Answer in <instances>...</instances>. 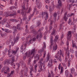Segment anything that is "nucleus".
Segmentation results:
<instances>
[{
  "label": "nucleus",
  "mask_w": 77,
  "mask_h": 77,
  "mask_svg": "<svg viewBox=\"0 0 77 77\" xmlns=\"http://www.w3.org/2000/svg\"><path fill=\"white\" fill-rule=\"evenodd\" d=\"M22 10L21 11V14L23 16V20H26V13H30V11H31V9L30 8H29L28 11H25L23 12V10L25 9V6L23 5L22 6Z\"/></svg>",
  "instance_id": "1"
},
{
  "label": "nucleus",
  "mask_w": 77,
  "mask_h": 77,
  "mask_svg": "<svg viewBox=\"0 0 77 77\" xmlns=\"http://www.w3.org/2000/svg\"><path fill=\"white\" fill-rule=\"evenodd\" d=\"M60 55L59 56V51H58L57 53V54L56 55L54 56V57L57 59V60L62 62V58L61 57V56H62L63 57V54L62 53V50H60Z\"/></svg>",
  "instance_id": "2"
},
{
  "label": "nucleus",
  "mask_w": 77,
  "mask_h": 77,
  "mask_svg": "<svg viewBox=\"0 0 77 77\" xmlns=\"http://www.w3.org/2000/svg\"><path fill=\"white\" fill-rule=\"evenodd\" d=\"M67 45L68 46L69 45V41H71V31H69L68 32V33L67 34Z\"/></svg>",
  "instance_id": "3"
},
{
  "label": "nucleus",
  "mask_w": 77,
  "mask_h": 77,
  "mask_svg": "<svg viewBox=\"0 0 77 77\" xmlns=\"http://www.w3.org/2000/svg\"><path fill=\"white\" fill-rule=\"evenodd\" d=\"M35 54V49H33L31 50V52H29L28 55L29 57H33Z\"/></svg>",
  "instance_id": "4"
},
{
  "label": "nucleus",
  "mask_w": 77,
  "mask_h": 77,
  "mask_svg": "<svg viewBox=\"0 0 77 77\" xmlns=\"http://www.w3.org/2000/svg\"><path fill=\"white\" fill-rule=\"evenodd\" d=\"M17 29H18V30H21L22 29L21 28V26H20V24H17V27L13 26V29L14 32H16L17 31Z\"/></svg>",
  "instance_id": "5"
},
{
  "label": "nucleus",
  "mask_w": 77,
  "mask_h": 77,
  "mask_svg": "<svg viewBox=\"0 0 77 77\" xmlns=\"http://www.w3.org/2000/svg\"><path fill=\"white\" fill-rule=\"evenodd\" d=\"M36 2L37 3V7L40 9L41 7V3L40 2V0H36Z\"/></svg>",
  "instance_id": "6"
},
{
  "label": "nucleus",
  "mask_w": 77,
  "mask_h": 77,
  "mask_svg": "<svg viewBox=\"0 0 77 77\" xmlns=\"http://www.w3.org/2000/svg\"><path fill=\"white\" fill-rule=\"evenodd\" d=\"M58 4L57 5L56 7L57 8H59V9H60V8H61V6H62V2H61V0H58Z\"/></svg>",
  "instance_id": "7"
},
{
  "label": "nucleus",
  "mask_w": 77,
  "mask_h": 77,
  "mask_svg": "<svg viewBox=\"0 0 77 77\" xmlns=\"http://www.w3.org/2000/svg\"><path fill=\"white\" fill-rule=\"evenodd\" d=\"M14 62L12 61L11 60H8L7 59L5 61V64H7L8 63H13Z\"/></svg>",
  "instance_id": "8"
},
{
  "label": "nucleus",
  "mask_w": 77,
  "mask_h": 77,
  "mask_svg": "<svg viewBox=\"0 0 77 77\" xmlns=\"http://www.w3.org/2000/svg\"><path fill=\"white\" fill-rule=\"evenodd\" d=\"M52 8H51V7H49V10L50 12H52L53 10H54V3L53 2H52Z\"/></svg>",
  "instance_id": "9"
},
{
  "label": "nucleus",
  "mask_w": 77,
  "mask_h": 77,
  "mask_svg": "<svg viewBox=\"0 0 77 77\" xmlns=\"http://www.w3.org/2000/svg\"><path fill=\"white\" fill-rule=\"evenodd\" d=\"M53 37L52 36H51V45L50 46V49H52V48H53Z\"/></svg>",
  "instance_id": "10"
},
{
  "label": "nucleus",
  "mask_w": 77,
  "mask_h": 77,
  "mask_svg": "<svg viewBox=\"0 0 77 77\" xmlns=\"http://www.w3.org/2000/svg\"><path fill=\"white\" fill-rule=\"evenodd\" d=\"M52 63H53V60L51 59L49 61V63H48V66L49 67H51V66L53 65Z\"/></svg>",
  "instance_id": "11"
},
{
  "label": "nucleus",
  "mask_w": 77,
  "mask_h": 77,
  "mask_svg": "<svg viewBox=\"0 0 77 77\" xmlns=\"http://www.w3.org/2000/svg\"><path fill=\"white\" fill-rule=\"evenodd\" d=\"M13 14H11L10 15L7 14L5 17H9V16H14V15H15L16 14H17V13L14 10L13 11Z\"/></svg>",
  "instance_id": "12"
},
{
  "label": "nucleus",
  "mask_w": 77,
  "mask_h": 77,
  "mask_svg": "<svg viewBox=\"0 0 77 77\" xmlns=\"http://www.w3.org/2000/svg\"><path fill=\"white\" fill-rule=\"evenodd\" d=\"M42 66L40 64L39 66V69H41V71L44 70L45 69V65H43V68L42 67Z\"/></svg>",
  "instance_id": "13"
},
{
  "label": "nucleus",
  "mask_w": 77,
  "mask_h": 77,
  "mask_svg": "<svg viewBox=\"0 0 77 77\" xmlns=\"http://www.w3.org/2000/svg\"><path fill=\"white\" fill-rule=\"evenodd\" d=\"M39 35L38 34L36 36V38H34L32 39V41H36V39H38V41H39Z\"/></svg>",
  "instance_id": "14"
},
{
  "label": "nucleus",
  "mask_w": 77,
  "mask_h": 77,
  "mask_svg": "<svg viewBox=\"0 0 77 77\" xmlns=\"http://www.w3.org/2000/svg\"><path fill=\"white\" fill-rule=\"evenodd\" d=\"M44 15H45L46 16V18H45V20L46 21L47 20V19L48 18V12H44Z\"/></svg>",
  "instance_id": "15"
},
{
  "label": "nucleus",
  "mask_w": 77,
  "mask_h": 77,
  "mask_svg": "<svg viewBox=\"0 0 77 77\" xmlns=\"http://www.w3.org/2000/svg\"><path fill=\"white\" fill-rule=\"evenodd\" d=\"M66 15H67V13L66 12L64 15V19L66 21H67V20H68V18L66 17Z\"/></svg>",
  "instance_id": "16"
},
{
  "label": "nucleus",
  "mask_w": 77,
  "mask_h": 77,
  "mask_svg": "<svg viewBox=\"0 0 77 77\" xmlns=\"http://www.w3.org/2000/svg\"><path fill=\"white\" fill-rule=\"evenodd\" d=\"M59 39V35H57L55 37V39L54 40V41L55 42H57V40H58Z\"/></svg>",
  "instance_id": "17"
},
{
  "label": "nucleus",
  "mask_w": 77,
  "mask_h": 77,
  "mask_svg": "<svg viewBox=\"0 0 77 77\" xmlns=\"http://www.w3.org/2000/svg\"><path fill=\"white\" fill-rule=\"evenodd\" d=\"M19 39V37H16L15 38L14 41V44H15V43L16 42V43H17L18 41V40Z\"/></svg>",
  "instance_id": "18"
},
{
  "label": "nucleus",
  "mask_w": 77,
  "mask_h": 77,
  "mask_svg": "<svg viewBox=\"0 0 77 77\" xmlns=\"http://www.w3.org/2000/svg\"><path fill=\"white\" fill-rule=\"evenodd\" d=\"M49 53L47 56V58L45 60V61L47 62L49 60H50V56L49 55Z\"/></svg>",
  "instance_id": "19"
},
{
  "label": "nucleus",
  "mask_w": 77,
  "mask_h": 77,
  "mask_svg": "<svg viewBox=\"0 0 77 77\" xmlns=\"http://www.w3.org/2000/svg\"><path fill=\"white\" fill-rule=\"evenodd\" d=\"M27 71L26 72H24V76L25 77H27V75H28V74H27V71H28V69H26Z\"/></svg>",
  "instance_id": "20"
},
{
  "label": "nucleus",
  "mask_w": 77,
  "mask_h": 77,
  "mask_svg": "<svg viewBox=\"0 0 77 77\" xmlns=\"http://www.w3.org/2000/svg\"><path fill=\"white\" fill-rule=\"evenodd\" d=\"M65 75L66 77H68V75H69V73H68V70H66L65 71Z\"/></svg>",
  "instance_id": "21"
},
{
  "label": "nucleus",
  "mask_w": 77,
  "mask_h": 77,
  "mask_svg": "<svg viewBox=\"0 0 77 77\" xmlns=\"http://www.w3.org/2000/svg\"><path fill=\"white\" fill-rule=\"evenodd\" d=\"M8 49L6 48L5 49V51L4 52H3V54L4 55H5V54H6V53L8 52Z\"/></svg>",
  "instance_id": "22"
},
{
  "label": "nucleus",
  "mask_w": 77,
  "mask_h": 77,
  "mask_svg": "<svg viewBox=\"0 0 77 77\" xmlns=\"http://www.w3.org/2000/svg\"><path fill=\"white\" fill-rule=\"evenodd\" d=\"M72 15H74V13H72L71 14H67V17H72Z\"/></svg>",
  "instance_id": "23"
},
{
  "label": "nucleus",
  "mask_w": 77,
  "mask_h": 77,
  "mask_svg": "<svg viewBox=\"0 0 77 77\" xmlns=\"http://www.w3.org/2000/svg\"><path fill=\"white\" fill-rule=\"evenodd\" d=\"M72 22V20H71V18H70L69 19L68 23L69 25H70V24Z\"/></svg>",
  "instance_id": "24"
},
{
  "label": "nucleus",
  "mask_w": 77,
  "mask_h": 77,
  "mask_svg": "<svg viewBox=\"0 0 77 77\" xmlns=\"http://www.w3.org/2000/svg\"><path fill=\"white\" fill-rule=\"evenodd\" d=\"M32 33L34 35H36L37 34V31L35 30H33L32 31Z\"/></svg>",
  "instance_id": "25"
},
{
  "label": "nucleus",
  "mask_w": 77,
  "mask_h": 77,
  "mask_svg": "<svg viewBox=\"0 0 77 77\" xmlns=\"http://www.w3.org/2000/svg\"><path fill=\"white\" fill-rule=\"evenodd\" d=\"M57 48V45H56L55 47L54 46L53 48V50L54 51H55L56 50Z\"/></svg>",
  "instance_id": "26"
},
{
  "label": "nucleus",
  "mask_w": 77,
  "mask_h": 77,
  "mask_svg": "<svg viewBox=\"0 0 77 77\" xmlns=\"http://www.w3.org/2000/svg\"><path fill=\"white\" fill-rule=\"evenodd\" d=\"M5 68H6V67H4L3 68L1 72H3L6 71V70L5 69Z\"/></svg>",
  "instance_id": "27"
},
{
  "label": "nucleus",
  "mask_w": 77,
  "mask_h": 77,
  "mask_svg": "<svg viewBox=\"0 0 77 77\" xmlns=\"http://www.w3.org/2000/svg\"><path fill=\"white\" fill-rule=\"evenodd\" d=\"M10 21H12L13 22H15V23H17V21L15 19H11L10 20Z\"/></svg>",
  "instance_id": "28"
},
{
  "label": "nucleus",
  "mask_w": 77,
  "mask_h": 77,
  "mask_svg": "<svg viewBox=\"0 0 77 77\" xmlns=\"http://www.w3.org/2000/svg\"><path fill=\"white\" fill-rule=\"evenodd\" d=\"M34 14V13H33L32 14V15L29 16V17L28 19L29 20H28V21H30V19L31 18V17H32V16H33V14Z\"/></svg>",
  "instance_id": "29"
},
{
  "label": "nucleus",
  "mask_w": 77,
  "mask_h": 77,
  "mask_svg": "<svg viewBox=\"0 0 77 77\" xmlns=\"http://www.w3.org/2000/svg\"><path fill=\"white\" fill-rule=\"evenodd\" d=\"M53 16L54 18H56V17H57V14L55 12L54 13Z\"/></svg>",
  "instance_id": "30"
},
{
  "label": "nucleus",
  "mask_w": 77,
  "mask_h": 77,
  "mask_svg": "<svg viewBox=\"0 0 77 77\" xmlns=\"http://www.w3.org/2000/svg\"><path fill=\"white\" fill-rule=\"evenodd\" d=\"M63 68L62 67H61V71L60 74H61L62 73H63Z\"/></svg>",
  "instance_id": "31"
},
{
  "label": "nucleus",
  "mask_w": 77,
  "mask_h": 77,
  "mask_svg": "<svg viewBox=\"0 0 77 77\" xmlns=\"http://www.w3.org/2000/svg\"><path fill=\"white\" fill-rule=\"evenodd\" d=\"M75 72V71L74 70V68H72V69L71 70V72L72 74H73Z\"/></svg>",
  "instance_id": "32"
},
{
  "label": "nucleus",
  "mask_w": 77,
  "mask_h": 77,
  "mask_svg": "<svg viewBox=\"0 0 77 77\" xmlns=\"http://www.w3.org/2000/svg\"><path fill=\"white\" fill-rule=\"evenodd\" d=\"M20 49V52H23V51H24V49H23V45H22L21 46Z\"/></svg>",
  "instance_id": "33"
},
{
  "label": "nucleus",
  "mask_w": 77,
  "mask_h": 77,
  "mask_svg": "<svg viewBox=\"0 0 77 77\" xmlns=\"http://www.w3.org/2000/svg\"><path fill=\"white\" fill-rule=\"evenodd\" d=\"M32 59H33V57H31L28 59V62H31Z\"/></svg>",
  "instance_id": "34"
},
{
  "label": "nucleus",
  "mask_w": 77,
  "mask_h": 77,
  "mask_svg": "<svg viewBox=\"0 0 77 77\" xmlns=\"http://www.w3.org/2000/svg\"><path fill=\"white\" fill-rule=\"evenodd\" d=\"M43 62V58H41V60H40V65H41L42 64V63Z\"/></svg>",
  "instance_id": "35"
},
{
  "label": "nucleus",
  "mask_w": 77,
  "mask_h": 77,
  "mask_svg": "<svg viewBox=\"0 0 77 77\" xmlns=\"http://www.w3.org/2000/svg\"><path fill=\"white\" fill-rule=\"evenodd\" d=\"M62 65H63V66H64V67H65V69H67V67L66 66V64H65L64 63H63L62 64Z\"/></svg>",
  "instance_id": "36"
},
{
  "label": "nucleus",
  "mask_w": 77,
  "mask_h": 77,
  "mask_svg": "<svg viewBox=\"0 0 77 77\" xmlns=\"http://www.w3.org/2000/svg\"><path fill=\"white\" fill-rule=\"evenodd\" d=\"M5 32L7 33H9V29H5Z\"/></svg>",
  "instance_id": "37"
},
{
  "label": "nucleus",
  "mask_w": 77,
  "mask_h": 77,
  "mask_svg": "<svg viewBox=\"0 0 77 77\" xmlns=\"http://www.w3.org/2000/svg\"><path fill=\"white\" fill-rule=\"evenodd\" d=\"M48 21L49 22H50L51 21V24H53V21L52 20H51V19H50L48 20Z\"/></svg>",
  "instance_id": "38"
},
{
  "label": "nucleus",
  "mask_w": 77,
  "mask_h": 77,
  "mask_svg": "<svg viewBox=\"0 0 77 77\" xmlns=\"http://www.w3.org/2000/svg\"><path fill=\"white\" fill-rule=\"evenodd\" d=\"M40 15L41 17H42V18H43L44 17V13L43 12L41 13L40 14Z\"/></svg>",
  "instance_id": "39"
},
{
  "label": "nucleus",
  "mask_w": 77,
  "mask_h": 77,
  "mask_svg": "<svg viewBox=\"0 0 77 77\" xmlns=\"http://www.w3.org/2000/svg\"><path fill=\"white\" fill-rule=\"evenodd\" d=\"M42 34L41 32H40L39 34V38H42Z\"/></svg>",
  "instance_id": "40"
},
{
  "label": "nucleus",
  "mask_w": 77,
  "mask_h": 77,
  "mask_svg": "<svg viewBox=\"0 0 77 77\" xmlns=\"http://www.w3.org/2000/svg\"><path fill=\"white\" fill-rule=\"evenodd\" d=\"M5 23H4V22L3 20H2V22H0V24H2V25H4Z\"/></svg>",
  "instance_id": "41"
},
{
  "label": "nucleus",
  "mask_w": 77,
  "mask_h": 77,
  "mask_svg": "<svg viewBox=\"0 0 77 77\" xmlns=\"http://www.w3.org/2000/svg\"><path fill=\"white\" fill-rule=\"evenodd\" d=\"M15 8V6H12L10 8V10H12L13 9H14V8Z\"/></svg>",
  "instance_id": "42"
},
{
  "label": "nucleus",
  "mask_w": 77,
  "mask_h": 77,
  "mask_svg": "<svg viewBox=\"0 0 77 77\" xmlns=\"http://www.w3.org/2000/svg\"><path fill=\"white\" fill-rule=\"evenodd\" d=\"M55 33V30L54 29L52 32V33H51V35H53Z\"/></svg>",
  "instance_id": "43"
},
{
  "label": "nucleus",
  "mask_w": 77,
  "mask_h": 77,
  "mask_svg": "<svg viewBox=\"0 0 77 77\" xmlns=\"http://www.w3.org/2000/svg\"><path fill=\"white\" fill-rule=\"evenodd\" d=\"M21 77H23V71H24V70H22L21 71Z\"/></svg>",
  "instance_id": "44"
},
{
  "label": "nucleus",
  "mask_w": 77,
  "mask_h": 77,
  "mask_svg": "<svg viewBox=\"0 0 77 77\" xmlns=\"http://www.w3.org/2000/svg\"><path fill=\"white\" fill-rule=\"evenodd\" d=\"M8 75L7 77H11L12 76V75H11L10 73H8Z\"/></svg>",
  "instance_id": "45"
},
{
  "label": "nucleus",
  "mask_w": 77,
  "mask_h": 77,
  "mask_svg": "<svg viewBox=\"0 0 77 77\" xmlns=\"http://www.w3.org/2000/svg\"><path fill=\"white\" fill-rule=\"evenodd\" d=\"M37 24L38 25L36 26V27H38L39 26H40V25L41 24V23L40 22H38V23Z\"/></svg>",
  "instance_id": "46"
},
{
  "label": "nucleus",
  "mask_w": 77,
  "mask_h": 77,
  "mask_svg": "<svg viewBox=\"0 0 77 77\" xmlns=\"http://www.w3.org/2000/svg\"><path fill=\"white\" fill-rule=\"evenodd\" d=\"M7 24L6 25V27H10V25L9 24H8V23H7Z\"/></svg>",
  "instance_id": "47"
},
{
  "label": "nucleus",
  "mask_w": 77,
  "mask_h": 77,
  "mask_svg": "<svg viewBox=\"0 0 77 77\" xmlns=\"http://www.w3.org/2000/svg\"><path fill=\"white\" fill-rule=\"evenodd\" d=\"M30 37H31V35H29L27 37H26V39H27H27H28L29 38H30Z\"/></svg>",
  "instance_id": "48"
},
{
  "label": "nucleus",
  "mask_w": 77,
  "mask_h": 77,
  "mask_svg": "<svg viewBox=\"0 0 77 77\" xmlns=\"http://www.w3.org/2000/svg\"><path fill=\"white\" fill-rule=\"evenodd\" d=\"M35 59H37L38 60L39 58V55H36L35 57Z\"/></svg>",
  "instance_id": "49"
},
{
  "label": "nucleus",
  "mask_w": 77,
  "mask_h": 77,
  "mask_svg": "<svg viewBox=\"0 0 77 77\" xmlns=\"http://www.w3.org/2000/svg\"><path fill=\"white\" fill-rule=\"evenodd\" d=\"M43 44H44V45H43V48H46V45H45V42H44L43 43Z\"/></svg>",
  "instance_id": "50"
},
{
  "label": "nucleus",
  "mask_w": 77,
  "mask_h": 77,
  "mask_svg": "<svg viewBox=\"0 0 77 77\" xmlns=\"http://www.w3.org/2000/svg\"><path fill=\"white\" fill-rule=\"evenodd\" d=\"M72 4H70L69 5V10H70V8H71V6H72Z\"/></svg>",
  "instance_id": "51"
},
{
  "label": "nucleus",
  "mask_w": 77,
  "mask_h": 77,
  "mask_svg": "<svg viewBox=\"0 0 77 77\" xmlns=\"http://www.w3.org/2000/svg\"><path fill=\"white\" fill-rule=\"evenodd\" d=\"M2 21H3L4 22V23H6V21H7V19H6V18H5L4 19H3V20H2Z\"/></svg>",
  "instance_id": "52"
},
{
  "label": "nucleus",
  "mask_w": 77,
  "mask_h": 77,
  "mask_svg": "<svg viewBox=\"0 0 77 77\" xmlns=\"http://www.w3.org/2000/svg\"><path fill=\"white\" fill-rule=\"evenodd\" d=\"M72 47H75V46H76L75 45V44L73 42L72 43Z\"/></svg>",
  "instance_id": "53"
},
{
  "label": "nucleus",
  "mask_w": 77,
  "mask_h": 77,
  "mask_svg": "<svg viewBox=\"0 0 77 77\" xmlns=\"http://www.w3.org/2000/svg\"><path fill=\"white\" fill-rule=\"evenodd\" d=\"M46 55V51H45L44 54V56H43L44 57H45Z\"/></svg>",
  "instance_id": "54"
},
{
  "label": "nucleus",
  "mask_w": 77,
  "mask_h": 77,
  "mask_svg": "<svg viewBox=\"0 0 77 77\" xmlns=\"http://www.w3.org/2000/svg\"><path fill=\"white\" fill-rule=\"evenodd\" d=\"M61 67V64L60 63L59 64V66H58V68L59 69H60Z\"/></svg>",
  "instance_id": "55"
},
{
  "label": "nucleus",
  "mask_w": 77,
  "mask_h": 77,
  "mask_svg": "<svg viewBox=\"0 0 77 77\" xmlns=\"http://www.w3.org/2000/svg\"><path fill=\"white\" fill-rule=\"evenodd\" d=\"M33 42V40L32 39H31L29 40V43H30V44H31V42Z\"/></svg>",
  "instance_id": "56"
},
{
  "label": "nucleus",
  "mask_w": 77,
  "mask_h": 77,
  "mask_svg": "<svg viewBox=\"0 0 77 77\" xmlns=\"http://www.w3.org/2000/svg\"><path fill=\"white\" fill-rule=\"evenodd\" d=\"M14 71H11V73H10L11 75H12L14 74Z\"/></svg>",
  "instance_id": "57"
},
{
  "label": "nucleus",
  "mask_w": 77,
  "mask_h": 77,
  "mask_svg": "<svg viewBox=\"0 0 77 77\" xmlns=\"http://www.w3.org/2000/svg\"><path fill=\"white\" fill-rule=\"evenodd\" d=\"M25 55L26 56V57H27V58L29 57H28V54L27 53H25Z\"/></svg>",
  "instance_id": "58"
},
{
  "label": "nucleus",
  "mask_w": 77,
  "mask_h": 77,
  "mask_svg": "<svg viewBox=\"0 0 77 77\" xmlns=\"http://www.w3.org/2000/svg\"><path fill=\"white\" fill-rule=\"evenodd\" d=\"M54 61L55 63H57V61H56V59H54Z\"/></svg>",
  "instance_id": "59"
},
{
  "label": "nucleus",
  "mask_w": 77,
  "mask_h": 77,
  "mask_svg": "<svg viewBox=\"0 0 77 77\" xmlns=\"http://www.w3.org/2000/svg\"><path fill=\"white\" fill-rule=\"evenodd\" d=\"M26 59V56H24L23 57V60H25Z\"/></svg>",
  "instance_id": "60"
},
{
  "label": "nucleus",
  "mask_w": 77,
  "mask_h": 77,
  "mask_svg": "<svg viewBox=\"0 0 77 77\" xmlns=\"http://www.w3.org/2000/svg\"><path fill=\"white\" fill-rule=\"evenodd\" d=\"M6 69H7L6 71H9V67H7Z\"/></svg>",
  "instance_id": "61"
},
{
  "label": "nucleus",
  "mask_w": 77,
  "mask_h": 77,
  "mask_svg": "<svg viewBox=\"0 0 77 77\" xmlns=\"http://www.w3.org/2000/svg\"><path fill=\"white\" fill-rule=\"evenodd\" d=\"M1 35L2 37H3L4 36H5V34H2V33H1Z\"/></svg>",
  "instance_id": "62"
},
{
  "label": "nucleus",
  "mask_w": 77,
  "mask_h": 77,
  "mask_svg": "<svg viewBox=\"0 0 77 77\" xmlns=\"http://www.w3.org/2000/svg\"><path fill=\"white\" fill-rule=\"evenodd\" d=\"M28 44V42H26L25 44H24L25 47H26L27 46V44Z\"/></svg>",
  "instance_id": "63"
},
{
  "label": "nucleus",
  "mask_w": 77,
  "mask_h": 77,
  "mask_svg": "<svg viewBox=\"0 0 77 77\" xmlns=\"http://www.w3.org/2000/svg\"><path fill=\"white\" fill-rule=\"evenodd\" d=\"M63 34H62L61 37V39H63Z\"/></svg>",
  "instance_id": "64"
}]
</instances>
